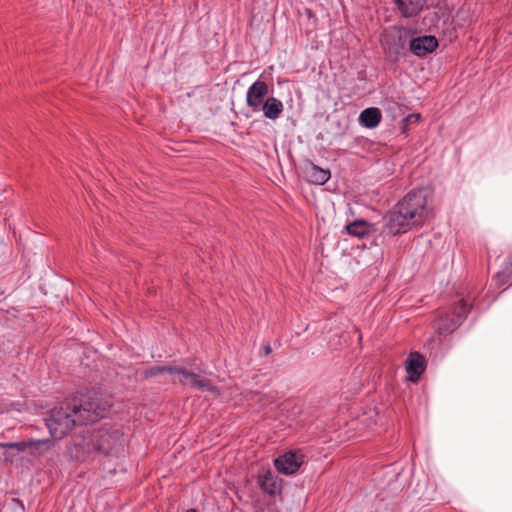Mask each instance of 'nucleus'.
<instances>
[{
    "label": "nucleus",
    "mask_w": 512,
    "mask_h": 512,
    "mask_svg": "<svg viewBox=\"0 0 512 512\" xmlns=\"http://www.w3.org/2000/svg\"><path fill=\"white\" fill-rule=\"evenodd\" d=\"M263 351H264L265 356L270 355L272 353V348H271L270 344H266L263 348Z\"/></svg>",
    "instance_id": "bb28decb"
},
{
    "label": "nucleus",
    "mask_w": 512,
    "mask_h": 512,
    "mask_svg": "<svg viewBox=\"0 0 512 512\" xmlns=\"http://www.w3.org/2000/svg\"><path fill=\"white\" fill-rule=\"evenodd\" d=\"M54 445L52 439L28 440L27 451L32 456H40L49 451Z\"/></svg>",
    "instance_id": "6ab92c4d"
},
{
    "label": "nucleus",
    "mask_w": 512,
    "mask_h": 512,
    "mask_svg": "<svg viewBox=\"0 0 512 512\" xmlns=\"http://www.w3.org/2000/svg\"><path fill=\"white\" fill-rule=\"evenodd\" d=\"M406 371L412 382H417L426 369V359L419 352H411L406 359Z\"/></svg>",
    "instance_id": "f8f14e48"
},
{
    "label": "nucleus",
    "mask_w": 512,
    "mask_h": 512,
    "mask_svg": "<svg viewBox=\"0 0 512 512\" xmlns=\"http://www.w3.org/2000/svg\"><path fill=\"white\" fill-rule=\"evenodd\" d=\"M27 448H28V440L15 442L14 450H16L18 453L27 451Z\"/></svg>",
    "instance_id": "393cba45"
},
{
    "label": "nucleus",
    "mask_w": 512,
    "mask_h": 512,
    "mask_svg": "<svg viewBox=\"0 0 512 512\" xmlns=\"http://www.w3.org/2000/svg\"><path fill=\"white\" fill-rule=\"evenodd\" d=\"M384 221L383 232L391 235L405 233L418 226L416 223H411L408 215L401 208H398V204L384 217Z\"/></svg>",
    "instance_id": "0eeeda50"
},
{
    "label": "nucleus",
    "mask_w": 512,
    "mask_h": 512,
    "mask_svg": "<svg viewBox=\"0 0 512 512\" xmlns=\"http://www.w3.org/2000/svg\"><path fill=\"white\" fill-rule=\"evenodd\" d=\"M15 442H9V443H2L4 451L6 449H14Z\"/></svg>",
    "instance_id": "cd10ccee"
},
{
    "label": "nucleus",
    "mask_w": 512,
    "mask_h": 512,
    "mask_svg": "<svg viewBox=\"0 0 512 512\" xmlns=\"http://www.w3.org/2000/svg\"><path fill=\"white\" fill-rule=\"evenodd\" d=\"M179 383L185 385L187 383H189V378H185L184 376H182L181 378H179Z\"/></svg>",
    "instance_id": "c85d7f7f"
},
{
    "label": "nucleus",
    "mask_w": 512,
    "mask_h": 512,
    "mask_svg": "<svg viewBox=\"0 0 512 512\" xmlns=\"http://www.w3.org/2000/svg\"><path fill=\"white\" fill-rule=\"evenodd\" d=\"M438 20H439V16L436 12H434L432 15V21H438Z\"/></svg>",
    "instance_id": "c756f323"
},
{
    "label": "nucleus",
    "mask_w": 512,
    "mask_h": 512,
    "mask_svg": "<svg viewBox=\"0 0 512 512\" xmlns=\"http://www.w3.org/2000/svg\"><path fill=\"white\" fill-rule=\"evenodd\" d=\"M78 409L80 421L86 425L106 417L112 407L111 397L97 389L80 392L72 398Z\"/></svg>",
    "instance_id": "f257e3e1"
},
{
    "label": "nucleus",
    "mask_w": 512,
    "mask_h": 512,
    "mask_svg": "<svg viewBox=\"0 0 512 512\" xmlns=\"http://www.w3.org/2000/svg\"><path fill=\"white\" fill-rule=\"evenodd\" d=\"M373 228V224L365 220H355L345 226V230L351 236L363 238L368 235Z\"/></svg>",
    "instance_id": "a211bd4d"
},
{
    "label": "nucleus",
    "mask_w": 512,
    "mask_h": 512,
    "mask_svg": "<svg viewBox=\"0 0 512 512\" xmlns=\"http://www.w3.org/2000/svg\"><path fill=\"white\" fill-rule=\"evenodd\" d=\"M394 3L403 17L412 18L425 8L427 0H394Z\"/></svg>",
    "instance_id": "4468645a"
},
{
    "label": "nucleus",
    "mask_w": 512,
    "mask_h": 512,
    "mask_svg": "<svg viewBox=\"0 0 512 512\" xmlns=\"http://www.w3.org/2000/svg\"><path fill=\"white\" fill-rule=\"evenodd\" d=\"M305 174L309 182L316 185L325 184L331 177L328 169H323L309 161L305 167Z\"/></svg>",
    "instance_id": "2eb2a0df"
},
{
    "label": "nucleus",
    "mask_w": 512,
    "mask_h": 512,
    "mask_svg": "<svg viewBox=\"0 0 512 512\" xmlns=\"http://www.w3.org/2000/svg\"><path fill=\"white\" fill-rule=\"evenodd\" d=\"M177 366L165 365V366H152L150 368L145 369L142 372V376L145 379L155 377L160 374H177Z\"/></svg>",
    "instance_id": "aec40b11"
},
{
    "label": "nucleus",
    "mask_w": 512,
    "mask_h": 512,
    "mask_svg": "<svg viewBox=\"0 0 512 512\" xmlns=\"http://www.w3.org/2000/svg\"><path fill=\"white\" fill-rule=\"evenodd\" d=\"M8 458L9 457H8L6 451H4L2 443H0V461L1 460H8Z\"/></svg>",
    "instance_id": "a878e982"
},
{
    "label": "nucleus",
    "mask_w": 512,
    "mask_h": 512,
    "mask_svg": "<svg viewBox=\"0 0 512 512\" xmlns=\"http://www.w3.org/2000/svg\"><path fill=\"white\" fill-rule=\"evenodd\" d=\"M186 512H198L195 509H188Z\"/></svg>",
    "instance_id": "2f4dec72"
},
{
    "label": "nucleus",
    "mask_w": 512,
    "mask_h": 512,
    "mask_svg": "<svg viewBox=\"0 0 512 512\" xmlns=\"http://www.w3.org/2000/svg\"><path fill=\"white\" fill-rule=\"evenodd\" d=\"M177 374L184 376L185 378H189V384L194 387L197 379L199 378L197 374L186 370L183 367H178Z\"/></svg>",
    "instance_id": "4be33fe9"
},
{
    "label": "nucleus",
    "mask_w": 512,
    "mask_h": 512,
    "mask_svg": "<svg viewBox=\"0 0 512 512\" xmlns=\"http://www.w3.org/2000/svg\"><path fill=\"white\" fill-rule=\"evenodd\" d=\"M427 198V189L413 190L397 203L398 208H401L408 215L411 223L421 226L430 217Z\"/></svg>",
    "instance_id": "7ed1b4c3"
},
{
    "label": "nucleus",
    "mask_w": 512,
    "mask_h": 512,
    "mask_svg": "<svg viewBox=\"0 0 512 512\" xmlns=\"http://www.w3.org/2000/svg\"><path fill=\"white\" fill-rule=\"evenodd\" d=\"M439 42L435 36L423 35L410 40V52L417 57H425L438 47Z\"/></svg>",
    "instance_id": "9b49d317"
},
{
    "label": "nucleus",
    "mask_w": 512,
    "mask_h": 512,
    "mask_svg": "<svg viewBox=\"0 0 512 512\" xmlns=\"http://www.w3.org/2000/svg\"><path fill=\"white\" fill-rule=\"evenodd\" d=\"M269 93L268 84L260 79L256 80L247 90L246 104L253 111H258Z\"/></svg>",
    "instance_id": "9d476101"
},
{
    "label": "nucleus",
    "mask_w": 512,
    "mask_h": 512,
    "mask_svg": "<svg viewBox=\"0 0 512 512\" xmlns=\"http://www.w3.org/2000/svg\"><path fill=\"white\" fill-rule=\"evenodd\" d=\"M389 109H400L397 103H392V105L389 107Z\"/></svg>",
    "instance_id": "7c9ffc66"
},
{
    "label": "nucleus",
    "mask_w": 512,
    "mask_h": 512,
    "mask_svg": "<svg viewBox=\"0 0 512 512\" xmlns=\"http://www.w3.org/2000/svg\"><path fill=\"white\" fill-rule=\"evenodd\" d=\"M359 121L365 128H374L381 121V112L376 107L366 108L360 113Z\"/></svg>",
    "instance_id": "f3484780"
},
{
    "label": "nucleus",
    "mask_w": 512,
    "mask_h": 512,
    "mask_svg": "<svg viewBox=\"0 0 512 512\" xmlns=\"http://www.w3.org/2000/svg\"><path fill=\"white\" fill-rule=\"evenodd\" d=\"M260 108H262L263 114L266 118L276 120L282 114L284 106L279 99L271 96L266 98Z\"/></svg>",
    "instance_id": "dca6fc26"
},
{
    "label": "nucleus",
    "mask_w": 512,
    "mask_h": 512,
    "mask_svg": "<svg viewBox=\"0 0 512 512\" xmlns=\"http://www.w3.org/2000/svg\"><path fill=\"white\" fill-rule=\"evenodd\" d=\"M497 279L501 285L512 283V256L510 257L506 267L501 272L497 273Z\"/></svg>",
    "instance_id": "412c9836"
},
{
    "label": "nucleus",
    "mask_w": 512,
    "mask_h": 512,
    "mask_svg": "<svg viewBox=\"0 0 512 512\" xmlns=\"http://www.w3.org/2000/svg\"><path fill=\"white\" fill-rule=\"evenodd\" d=\"M304 455L295 451H289L275 459L276 469L285 475L296 473L303 464Z\"/></svg>",
    "instance_id": "1a4fd4ad"
},
{
    "label": "nucleus",
    "mask_w": 512,
    "mask_h": 512,
    "mask_svg": "<svg viewBox=\"0 0 512 512\" xmlns=\"http://www.w3.org/2000/svg\"><path fill=\"white\" fill-rule=\"evenodd\" d=\"M69 453L78 461H85L90 455L97 453L98 449L94 441V429L86 430L71 439Z\"/></svg>",
    "instance_id": "423d86ee"
},
{
    "label": "nucleus",
    "mask_w": 512,
    "mask_h": 512,
    "mask_svg": "<svg viewBox=\"0 0 512 512\" xmlns=\"http://www.w3.org/2000/svg\"><path fill=\"white\" fill-rule=\"evenodd\" d=\"M258 484L264 493L274 496L281 491L282 479L268 470L263 475L258 476Z\"/></svg>",
    "instance_id": "ddd939ff"
},
{
    "label": "nucleus",
    "mask_w": 512,
    "mask_h": 512,
    "mask_svg": "<svg viewBox=\"0 0 512 512\" xmlns=\"http://www.w3.org/2000/svg\"><path fill=\"white\" fill-rule=\"evenodd\" d=\"M194 388H197L199 390H210V388H211L210 380L198 378Z\"/></svg>",
    "instance_id": "b1692460"
},
{
    "label": "nucleus",
    "mask_w": 512,
    "mask_h": 512,
    "mask_svg": "<svg viewBox=\"0 0 512 512\" xmlns=\"http://www.w3.org/2000/svg\"><path fill=\"white\" fill-rule=\"evenodd\" d=\"M411 39L412 31L410 29L400 27L385 36L383 47L389 57L397 60L399 56L405 55L406 47L407 45L410 47Z\"/></svg>",
    "instance_id": "39448f33"
},
{
    "label": "nucleus",
    "mask_w": 512,
    "mask_h": 512,
    "mask_svg": "<svg viewBox=\"0 0 512 512\" xmlns=\"http://www.w3.org/2000/svg\"><path fill=\"white\" fill-rule=\"evenodd\" d=\"M84 425L73 399H66L53 408L46 419V426L54 439H62L76 426Z\"/></svg>",
    "instance_id": "f03ea898"
},
{
    "label": "nucleus",
    "mask_w": 512,
    "mask_h": 512,
    "mask_svg": "<svg viewBox=\"0 0 512 512\" xmlns=\"http://www.w3.org/2000/svg\"><path fill=\"white\" fill-rule=\"evenodd\" d=\"M470 309L471 306H469L464 300H460L452 307L451 315H446L445 318L440 320L437 332L439 334H445L456 330L467 318Z\"/></svg>",
    "instance_id": "6e6552de"
},
{
    "label": "nucleus",
    "mask_w": 512,
    "mask_h": 512,
    "mask_svg": "<svg viewBox=\"0 0 512 512\" xmlns=\"http://www.w3.org/2000/svg\"><path fill=\"white\" fill-rule=\"evenodd\" d=\"M94 441L96 442L98 454L108 456L123 447L124 433L116 427L103 426L94 429Z\"/></svg>",
    "instance_id": "20e7f679"
},
{
    "label": "nucleus",
    "mask_w": 512,
    "mask_h": 512,
    "mask_svg": "<svg viewBox=\"0 0 512 512\" xmlns=\"http://www.w3.org/2000/svg\"><path fill=\"white\" fill-rule=\"evenodd\" d=\"M421 118V115L418 113H412L402 120V130L403 132L407 131L408 125L417 123Z\"/></svg>",
    "instance_id": "5701e85b"
}]
</instances>
